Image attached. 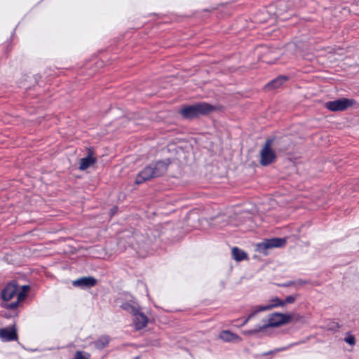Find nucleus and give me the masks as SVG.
<instances>
[{
    "mask_svg": "<svg viewBox=\"0 0 359 359\" xmlns=\"http://www.w3.org/2000/svg\"><path fill=\"white\" fill-rule=\"evenodd\" d=\"M29 290V286L23 285L21 290L18 291L17 283L15 282H11L7 284L1 290V296L4 301L8 302L16 295L17 300L6 306L8 309H15L18 306L19 303L25 299Z\"/></svg>",
    "mask_w": 359,
    "mask_h": 359,
    "instance_id": "obj_1",
    "label": "nucleus"
},
{
    "mask_svg": "<svg viewBox=\"0 0 359 359\" xmlns=\"http://www.w3.org/2000/svg\"><path fill=\"white\" fill-rule=\"evenodd\" d=\"M168 165L167 163L162 161L149 164L138 173L135 179V184H141L152 178L163 175L167 171Z\"/></svg>",
    "mask_w": 359,
    "mask_h": 359,
    "instance_id": "obj_2",
    "label": "nucleus"
},
{
    "mask_svg": "<svg viewBox=\"0 0 359 359\" xmlns=\"http://www.w3.org/2000/svg\"><path fill=\"white\" fill-rule=\"evenodd\" d=\"M292 319L290 314H283L281 313H273L271 314L267 320V322L257 328L248 331L249 334H255L267 327H276L283 324L290 323Z\"/></svg>",
    "mask_w": 359,
    "mask_h": 359,
    "instance_id": "obj_3",
    "label": "nucleus"
},
{
    "mask_svg": "<svg viewBox=\"0 0 359 359\" xmlns=\"http://www.w3.org/2000/svg\"><path fill=\"white\" fill-rule=\"evenodd\" d=\"M273 144L272 139H268L260 151V164L266 166L274 162L276 155L271 148Z\"/></svg>",
    "mask_w": 359,
    "mask_h": 359,
    "instance_id": "obj_4",
    "label": "nucleus"
},
{
    "mask_svg": "<svg viewBox=\"0 0 359 359\" xmlns=\"http://www.w3.org/2000/svg\"><path fill=\"white\" fill-rule=\"evenodd\" d=\"M286 243L285 238H274L271 239H266L262 243L257 245V250L259 252L266 254V250L273 248H280L285 245Z\"/></svg>",
    "mask_w": 359,
    "mask_h": 359,
    "instance_id": "obj_5",
    "label": "nucleus"
},
{
    "mask_svg": "<svg viewBox=\"0 0 359 359\" xmlns=\"http://www.w3.org/2000/svg\"><path fill=\"white\" fill-rule=\"evenodd\" d=\"M353 104V101L347 98L327 102L325 107L331 111H344Z\"/></svg>",
    "mask_w": 359,
    "mask_h": 359,
    "instance_id": "obj_6",
    "label": "nucleus"
},
{
    "mask_svg": "<svg viewBox=\"0 0 359 359\" xmlns=\"http://www.w3.org/2000/svg\"><path fill=\"white\" fill-rule=\"evenodd\" d=\"M140 310L141 309L133 315V321L134 327L136 330H140L144 328L147 326L149 321L147 316Z\"/></svg>",
    "mask_w": 359,
    "mask_h": 359,
    "instance_id": "obj_7",
    "label": "nucleus"
},
{
    "mask_svg": "<svg viewBox=\"0 0 359 359\" xmlns=\"http://www.w3.org/2000/svg\"><path fill=\"white\" fill-rule=\"evenodd\" d=\"M0 338L3 341L16 340L18 336L15 329L11 327L0 329Z\"/></svg>",
    "mask_w": 359,
    "mask_h": 359,
    "instance_id": "obj_8",
    "label": "nucleus"
},
{
    "mask_svg": "<svg viewBox=\"0 0 359 359\" xmlns=\"http://www.w3.org/2000/svg\"><path fill=\"white\" fill-rule=\"evenodd\" d=\"M97 280L91 276L82 277L73 281L72 285L81 288L90 287L96 285Z\"/></svg>",
    "mask_w": 359,
    "mask_h": 359,
    "instance_id": "obj_9",
    "label": "nucleus"
},
{
    "mask_svg": "<svg viewBox=\"0 0 359 359\" xmlns=\"http://www.w3.org/2000/svg\"><path fill=\"white\" fill-rule=\"evenodd\" d=\"M120 307L126 311L127 312L131 313L133 316L140 309V306L138 303L132 298L125 302H123Z\"/></svg>",
    "mask_w": 359,
    "mask_h": 359,
    "instance_id": "obj_10",
    "label": "nucleus"
},
{
    "mask_svg": "<svg viewBox=\"0 0 359 359\" xmlns=\"http://www.w3.org/2000/svg\"><path fill=\"white\" fill-rule=\"evenodd\" d=\"M285 302L281 300L278 297H274L269 301V303L265 306H258L259 310L261 311H265L271 310L272 309L278 307V306H284Z\"/></svg>",
    "mask_w": 359,
    "mask_h": 359,
    "instance_id": "obj_11",
    "label": "nucleus"
},
{
    "mask_svg": "<svg viewBox=\"0 0 359 359\" xmlns=\"http://www.w3.org/2000/svg\"><path fill=\"white\" fill-rule=\"evenodd\" d=\"M219 337L222 341H226V342L241 341V338L238 335H237L236 334H234L233 332H231L229 330L222 331L219 334Z\"/></svg>",
    "mask_w": 359,
    "mask_h": 359,
    "instance_id": "obj_12",
    "label": "nucleus"
},
{
    "mask_svg": "<svg viewBox=\"0 0 359 359\" xmlns=\"http://www.w3.org/2000/svg\"><path fill=\"white\" fill-rule=\"evenodd\" d=\"M196 104L202 116L207 115L217 109L215 106L207 102H198Z\"/></svg>",
    "mask_w": 359,
    "mask_h": 359,
    "instance_id": "obj_13",
    "label": "nucleus"
},
{
    "mask_svg": "<svg viewBox=\"0 0 359 359\" xmlns=\"http://www.w3.org/2000/svg\"><path fill=\"white\" fill-rule=\"evenodd\" d=\"M180 114L184 118H194L196 117L194 104L184 107L180 109Z\"/></svg>",
    "mask_w": 359,
    "mask_h": 359,
    "instance_id": "obj_14",
    "label": "nucleus"
},
{
    "mask_svg": "<svg viewBox=\"0 0 359 359\" xmlns=\"http://www.w3.org/2000/svg\"><path fill=\"white\" fill-rule=\"evenodd\" d=\"M109 341L110 338L109 336L102 335L94 342V344L97 349L102 350L108 346Z\"/></svg>",
    "mask_w": 359,
    "mask_h": 359,
    "instance_id": "obj_15",
    "label": "nucleus"
},
{
    "mask_svg": "<svg viewBox=\"0 0 359 359\" xmlns=\"http://www.w3.org/2000/svg\"><path fill=\"white\" fill-rule=\"evenodd\" d=\"M95 162V158L93 157L90 154L88 156L83 158L81 159L79 169L81 170H84L89 168L91 165H93Z\"/></svg>",
    "mask_w": 359,
    "mask_h": 359,
    "instance_id": "obj_16",
    "label": "nucleus"
},
{
    "mask_svg": "<svg viewBox=\"0 0 359 359\" xmlns=\"http://www.w3.org/2000/svg\"><path fill=\"white\" fill-rule=\"evenodd\" d=\"M232 256L236 261H242L247 258V253L237 247L232 248Z\"/></svg>",
    "mask_w": 359,
    "mask_h": 359,
    "instance_id": "obj_17",
    "label": "nucleus"
},
{
    "mask_svg": "<svg viewBox=\"0 0 359 359\" xmlns=\"http://www.w3.org/2000/svg\"><path fill=\"white\" fill-rule=\"evenodd\" d=\"M287 77L280 76L277 77L276 79L271 81L268 86L271 88H277L280 87L285 81H287Z\"/></svg>",
    "mask_w": 359,
    "mask_h": 359,
    "instance_id": "obj_18",
    "label": "nucleus"
},
{
    "mask_svg": "<svg viewBox=\"0 0 359 359\" xmlns=\"http://www.w3.org/2000/svg\"><path fill=\"white\" fill-rule=\"evenodd\" d=\"M90 357V353L78 351L75 353L74 359H89Z\"/></svg>",
    "mask_w": 359,
    "mask_h": 359,
    "instance_id": "obj_19",
    "label": "nucleus"
},
{
    "mask_svg": "<svg viewBox=\"0 0 359 359\" xmlns=\"http://www.w3.org/2000/svg\"><path fill=\"white\" fill-rule=\"evenodd\" d=\"M292 346V344H290L287 346H284V347H281V348H276L274 350H271L269 352H265L262 354V355H270V354H275V353H277L280 351H285L287 349H288L290 347H291Z\"/></svg>",
    "mask_w": 359,
    "mask_h": 359,
    "instance_id": "obj_20",
    "label": "nucleus"
},
{
    "mask_svg": "<svg viewBox=\"0 0 359 359\" xmlns=\"http://www.w3.org/2000/svg\"><path fill=\"white\" fill-rule=\"evenodd\" d=\"M297 297H298L297 294L287 296L285 298V299L283 301V302H285V305L286 304H292V303H294L295 302L296 299L297 298Z\"/></svg>",
    "mask_w": 359,
    "mask_h": 359,
    "instance_id": "obj_21",
    "label": "nucleus"
},
{
    "mask_svg": "<svg viewBox=\"0 0 359 359\" xmlns=\"http://www.w3.org/2000/svg\"><path fill=\"white\" fill-rule=\"evenodd\" d=\"M261 312L259 310V307L257 306L256 309L248 316V317L243 321V325H245L250 319L254 317L257 313Z\"/></svg>",
    "mask_w": 359,
    "mask_h": 359,
    "instance_id": "obj_22",
    "label": "nucleus"
},
{
    "mask_svg": "<svg viewBox=\"0 0 359 359\" xmlns=\"http://www.w3.org/2000/svg\"><path fill=\"white\" fill-rule=\"evenodd\" d=\"M308 283H309V282L306 280L299 279V280H297L294 281V286L297 288H299V287L304 286Z\"/></svg>",
    "mask_w": 359,
    "mask_h": 359,
    "instance_id": "obj_23",
    "label": "nucleus"
},
{
    "mask_svg": "<svg viewBox=\"0 0 359 359\" xmlns=\"http://www.w3.org/2000/svg\"><path fill=\"white\" fill-rule=\"evenodd\" d=\"M345 341H346V343H348V344H350V345H353V344H355V338H354V337H353V336H351V337H346V338L345 339Z\"/></svg>",
    "mask_w": 359,
    "mask_h": 359,
    "instance_id": "obj_24",
    "label": "nucleus"
},
{
    "mask_svg": "<svg viewBox=\"0 0 359 359\" xmlns=\"http://www.w3.org/2000/svg\"><path fill=\"white\" fill-rule=\"evenodd\" d=\"M194 108H195V112H196V117H197L198 116H202L201 114V112H200L199 109L196 104H194Z\"/></svg>",
    "mask_w": 359,
    "mask_h": 359,
    "instance_id": "obj_25",
    "label": "nucleus"
},
{
    "mask_svg": "<svg viewBox=\"0 0 359 359\" xmlns=\"http://www.w3.org/2000/svg\"><path fill=\"white\" fill-rule=\"evenodd\" d=\"M292 285H294V281H289L287 283L283 284V287H290Z\"/></svg>",
    "mask_w": 359,
    "mask_h": 359,
    "instance_id": "obj_26",
    "label": "nucleus"
},
{
    "mask_svg": "<svg viewBox=\"0 0 359 359\" xmlns=\"http://www.w3.org/2000/svg\"><path fill=\"white\" fill-rule=\"evenodd\" d=\"M139 358H140V357L137 356V357L135 358L134 359H139Z\"/></svg>",
    "mask_w": 359,
    "mask_h": 359,
    "instance_id": "obj_27",
    "label": "nucleus"
}]
</instances>
